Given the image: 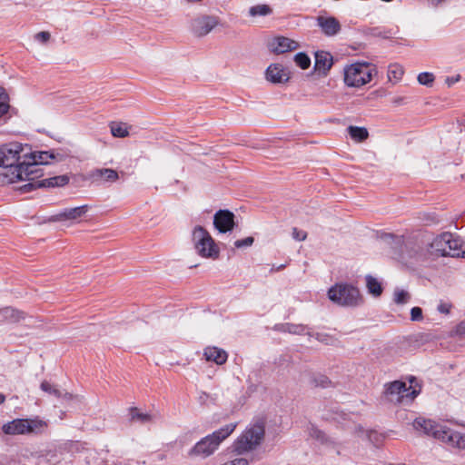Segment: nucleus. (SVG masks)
I'll return each instance as SVG.
<instances>
[{"label":"nucleus","instance_id":"nucleus-1","mask_svg":"<svg viewBox=\"0 0 465 465\" xmlns=\"http://www.w3.org/2000/svg\"><path fill=\"white\" fill-rule=\"evenodd\" d=\"M413 428L452 447L465 450V434L454 430L447 425L419 417L414 420Z\"/></svg>","mask_w":465,"mask_h":465},{"label":"nucleus","instance_id":"nucleus-2","mask_svg":"<svg viewBox=\"0 0 465 465\" xmlns=\"http://www.w3.org/2000/svg\"><path fill=\"white\" fill-rule=\"evenodd\" d=\"M25 153H28L27 148H24L21 143L6 144L0 149V167L3 168L1 175L7 183H13L21 179L19 168H22Z\"/></svg>","mask_w":465,"mask_h":465},{"label":"nucleus","instance_id":"nucleus-3","mask_svg":"<svg viewBox=\"0 0 465 465\" xmlns=\"http://www.w3.org/2000/svg\"><path fill=\"white\" fill-rule=\"evenodd\" d=\"M429 247L433 260L445 256L463 257L465 254L462 240L458 235L448 232L436 236Z\"/></svg>","mask_w":465,"mask_h":465},{"label":"nucleus","instance_id":"nucleus-4","mask_svg":"<svg viewBox=\"0 0 465 465\" xmlns=\"http://www.w3.org/2000/svg\"><path fill=\"white\" fill-rule=\"evenodd\" d=\"M237 423H229L199 440L189 451L190 456L206 458L211 456L220 444L235 430Z\"/></svg>","mask_w":465,"mask_h":465},{"label":"nucleus","instance_id":"nucleus-5","mask_svg":"<svg viewBox=\"0 0 465 465\" xmlns=\"http://www.w3.org/2000/svg\"><path fill=\"white\" fill-rule=\"evenodd\" d=\"M264 433L262 422L250 424L233 442V451L237 454H243L256 449L262 443Z\"/></svg>","mask_w":465,"mask_h":465},{"label":"nucleus","instance_id":"nucleus-6","mask_svg":"<svg viewBox=\"0 0 465 465\" xmlns=\"http://www.w3.org/2000/svg\"><path fill=\"white\" fill-rule=\"evenodd\" d=\"M400 261L407 267L414 268L432 262L433 258L429 245L424 247L418 242L407 241L403 244Z\"/></svg>","mask_w":465,"mask_h":465},{"label":"nucleus","instance_id":"nucleus-7","mask_svg":"<svg viewBox=\"0 0 465 465\" xmlns=\"http://www.w3.org/2000/svg\"><path fill=\"white\" fill-rule=\"evenodd\" d=\"M419 391L412 389L411 385L407 386L403 381H393L383 386V401L392 404H410L418 395Z\"/></svg>","mask_w":465,"mask_h":465},{"label":"nucleus","instance_id":"nucleus-8","mask_svg":"<svg viewBox=\"0 0 465 465\" xmlns=\"http://www.w3.org/2000/svg\"><path fill=\"white\" fill-rule=\"evenodd\" d=\"M329 299L343 307H357L362 304L363 299L358 288L348 283H336L328 291Z\"/></svg>","mask_w":465,"mask_h":465},{"label":"nucleus","instance_id":"nucleus-9","mask_svg":"<svg viewBox=\"0 0 465 465\" xmlns=\"http://www.w3.org/2000/svg\"><path fill=\"white\" fill-rule=\"evenodd\" d=\"M46 421L39 419H15L3 425L2 430L6 435L41 434L46 429Z\"/></svg>","mask_w":465,"mask_h":465},{"label":"nucleus","instance_id":"nucleus-10","mask_svg":"<svg viewBox=\"0 0 465 465\" xmlns=\"http://www.w3.org/2000/svg\"><path fill=\"white\" fill-rule=\"evenodd\" d=\"M375 68L368 63H355L344 69V83L350 87H361L372 78Z\"/></svg>","mask_w":465,"mask_h":465},{"label":"nucleus","instance_id":"nucleus-11","mask_svg":"<svg viewBox=\"0 0 465 465\" xmlns=\"http://www.w3.org/2000/svg\"><path fill=\"white\" fill-rule=\"evenodd\" d=\"M193 242L196 252L203 258L216 259L220 251L210 233L202 226H196L193 231Z\"/></svg>","mask_w":465,"mask_h":465},{"label":"nucleus","instance_id":"nucleus-12","mask_svg":"<svg viewBox=\"0 0 465 465\" xmlns=\"http://www.w3.org/2000/svg\"><path fill=\"white\" fill-rule=\"evenodd\" d=\"M21 167L19 168V173L21 179L18 181H28L29 183H35V180L42 177L43 168L36 162L28 158V153H25L24 160L21 162Z\"/></svg>","mask_w":465,"mask_h":465},{"label":"nucleus","instance_id":"nucleus-13","mask_svg":"<svg viewBox=\"0 0 465 465\" xmlns=\"http://www.w3.org/2000/svg\"><path fill=\"white\" fill-rule=\"evenodd\" d=\"M218 24L217 19L211 15H201L191 23V29L197 36H204L209 34Z\"/></svg>","mask_w":465,"mask_h":465},{"label":"nucleus","instance_id":"nucleus-14","mask_svg":"<svg viewBox=\"0 0 465 465\" xmlns=\"http://www.w3.org/2000/svg\"><path fill=\"white\" fill-rule=\"evenodd\" d=\"M213 225L221 233L231 232L234 227V214L229 210H219L213 216Z\"/></svg>","mask_w":465,"mask_h":465},{"label":"nucleus","instance_id":"nucleus-15","mask_svg":"<svg viewBox=\"0 0 465 465\" xmlns=\"http://www.w3.org/2000/svg\"><path fill=\"white\" fill-rule=\"evenodd\" d=\"M274 330L282 332H288L291 334H296V335H303L308 334L312 337H314L316 340L320 341H323V334L322 333H315L312 334L309 330L310 328L307 325L303 324H295V323H279L274 326Z\"/></svg>","mask_w":465,"mask_h":465},{"label":"nucleus","instance_id":"nucleus-16","mask_svg":"<svg viewBox=\"0 0 465 465\" xmlns=\"http://www.w3.org/2000/svg\"><path fill=\"white\" fill-rule=\"evenodd\" d=\"M316 21L322 34L329 37L338 35L341 29L339 20L334 16L319 15Z\"/></svg>","mask_w":465,"mask_h":465},{"label":"nucleus","instance_id":"nucleus-17","mask_svg":"<svg viewBox=\"0 0 465 465\" xmlns=\"http://www.w3.org/2000/svg\"><path fill=\"white\" fill-rule=\"evenodd\" d=\"M89 210V206L87 204L74 207V208H65L57 214L52 217V221L61 222V221H75L82 218Z\"/></svg>","mask_w":465,"mask_h":465},{"label":"nucleus","instance_id":"nucleus-18","mask_svg":"<svg viewBox=\"0 0 465 465\" xmlns=\"http://www.w3.org/2000/svg\"><path fill=\"white\" fill-rule=\"evenodd\" d=\"M68 182H69V178L67 175H58V176L51 177L48 179L36 181V183H28L24 185V190L25 192H29L33 189L41 188V187L64 186V185L67 184Z\"/></svg>","mask_w":465,"mask_h":465},{"label":"nucleus","instance_id":"nucleus-19","mask_svg":"<svg viewBox=\"0 0 465 465\" xmlns=\"http://www.w3.org/2000/svg\"><path fill=\"white\" fill-rule=\"evenodd\" d=\"M289 78L288 71L280 64H271L266 70V79L273 84L287 82Z\"/></svg>","mask_w":465,"mask_h":465},{"label":"nucleus","instance_id":"nucleus-20","mask_svg":"<svg viewBox=\"0 0 465 465\" xmlns=\"http://www.w3.org/2000/svg\"><path fill=\"white\" fill-rule=\"evenodd\" d=\"M298 44L287 37L280 36L274 38L270 44V49L275 54H283L296 49Z\"/></svg>","mask_w":465,"mask_h":465},{"label":"nucleus","instance_id":"nucleus-21","mask_svg":"<svg viewBox=\"0 0 465 465\" xmlns=\"http://www.w3.org/2000/svg\"><path fill=\"white\" fill-rule=\"evenodd\" d=\"M332 65V56L325 51H317L315 53V71L326 74Z\"/></svg>","mask_w":465,"mask_h":465},{"label":"nucleus","instance_id":"nucleus-22","mask_svg":"<svg viewBox=\"0 0 465 465\" xmlns=\"http://www.w3.org/2000/svg\"><path fill=\"white\" fill-rule=\"evenodd\" d=\"M203 355L208 361H213L218 365L226 362L228 354L227 352L218 347H206Z\"/></svg>","mask_w":465,"mask_h":465},{"label":"nucleus","instance_id":"nucleus-23","mask_svg":"<svg viewBox=\"0 0 465 465\" xmlns=\"http://www.w3.org/2000/svg\"><path fill=\"white\" fill-rule=\"evenodd\" d=\"M91 177L94 181L114 183L115 181L118 180L119 175H118V173L114 169L101 168V169H94V171H92Z\"/></svg>","mask_w":465,"mask_h":465},{"label":"nucleus","instance_id":"nucleus-24","mask_svg":"<svg viewBox=\"0 0 465 465\" xmlns=\"http://www.w3.org/2000/svg\"><path fill=\"white\" fill-rule=\"evenodd\" d=\"M41 389L45 392L54 395L57 399H62V400H65V401H70L73 399V395L71 393H68L66 391L57 389L56 387H54L53 384H51L47 381H44L41 383Z\"/></svg>","mask_w":465,"mask_h":465},{"label":"nucleus","instance_id":"nucleus-25","mask_svg":"<svg viewBox=\"0 0 465 465\" xmlns=\"http://www.w3.org/2000/svg\"><path fill=\"white\" fill-rule=\"evenodd\" d=\"M3 318L8 322H19L25 319V313L22 311L12 307H5L0 311Z\"/></svg>","mask_w":465,"mask_h":465},{"label":"nucleus","instance_id":"nucleus-26","mask_svg":"<svg viewBox=\"0 0 465 465\" xmlns=\"http://www.w3.org/2000/svg\"><path fill=\"white\" fill-rule=\"evenodd\" d=\"M29 150L30 149L27 148L28 158L36 162L41 166L48 164L50 163V160L54 158V153H51L49 152H29Z\"/></svg>","mask_w":465,"mask_h":465},{"label":"nucleus","instance_id":"nucleus-27","mask_svg":"<svg viewBox=\"0 0 465 465\" xmlns=\"http://www.w3.org/2000/svg\"><path fill=\"white\" fill-rule=\"evenodd\" d=\"M366 285L371 294L377 297L382 292V287L378 280L371 275L366 276Z\"/></svg>","mask_w":465,"mask_h":465},{"label":"nucleus","instance_id":"nucleus-28","mask_svg":"<svg viewBox=\"0 0 465 465\" xmlns=\"http://www.w3.org/2000/svg\"><path fill=\"white\" fill-rule=\"evenodd\" d=\"M348 133L351 139L357 142H362L367 139L369 134L366 128L359 126H349Z\"/></svg>","mask_w":465,"mask_h":465},{"label":"nucleus","instance_id":"nucleus-29","mask_svg":"<svg viewBox=\"0 0 465 465\" xmlns=\"http://www.w3.org/2000/svg\"><path fill=\"white\" fill-rule=\"evenodd\" d=\"M129 416L132 421H137L140 423H146L152 420L151 415L140 411L137 408H130Z\"/></svg>","mask_w":465,"mask_h":465},{"label":"nucleus","instance_id":"nucleus-30","mask_svg":"<svg viewBox=\"0 0 465 465\" xmlns=\"http://www.w3.org/2000/svg\"><path fill=\"white\" fill-rule=\"evenodd\" d=\"M272 13V9L268 5H256L251 6L249 9V15L252 17L255 16H266Z\"/></svg>","mask_w":465,"mask_h":465},{"label":"nucleus","instance_id":"nucleus-31","mask_svg":"<svg viewBox=\"0 0 465 465\" xmlns=\"http://www.w3.org/2000/svg\"><path fill=\"white\" fill-rule=\"evenodd\" d=\"M9 97L5 90L0 86V117L5 115L9 110Z\"/></svg>","mask_w":465,"mask_h":465},{"label":"nucleus","instance_id":"nucleus-32","mask_svg":"<svg viewBox=\"0 0 465 465\" xmlns=\"http://www.w3.org/2000/svg\"><path fill=\"white\" fill-rule=\"evenodd\" d=\"M294 62L302 69H307L311 65L310 57L303 52H300L294 55Z\"/></svg>","mask_w":465,"mask_h":465},{"label":"nucleus","instance_id":"nucleus-33","mask_svg":"<svg viewBox=\"0 0 465 465\" xmlns=\"http://www.w3.org/2000/svg\"><path fill=\"white\" fill-rule=\"evenodd\" d=\"M111 133L113 136L119 138L126 137L129 134L126 127L121 124L111 125Z\"/></svg>","mask_w":465,"mask_h":465},{"label":"nucleus","instance_id":"nucleus-34","mask_svg":"<svg viewBox=\"0 0 465 465\" xmlns=\"http://www.w3.org/2000/svg\"><path fill=\"white\" fill-rule=\"evenodd\" d=\"M417 79H418L419 84H420L422 85L430 86L434 82L435 77L432 73L423 72L418 75Z\"/></svg>","mask_w":465,"mask_h":465},{"label":"nucleus","instance_id":"nucleus-35","mask_svg":"<svg viewBox=\"0 0 465 465\" xmlns=\"http://www.w3.org/2000/svg\"><path fill=\"white\" fill-rule=\"evenodd\" d=\"M312 383L315 387L328 388L331 381L327 376L320 374L313 377Z\"/></svg>","mask_w":465,"mask_h":465},{"label":"nucleus","instance_id":"nucleus-36","mask_svg":"<svg viewBox=\"0 0 465 465\" xmlns=\"http://www.w3.org/2000/svg\"><path fill=\"white\" fill-rule=\"evenodd\" d=\"M410 300V294L404 290H396L394 292V302L398 304H403Z\"/></svg>","mask_w":465,"mask_h":465},{"label":"nucleus","instance_id":"nucleus-37","mask_svg":"<svg viewBox=\"0 0 465 465\" xmlns=\"http://www.w3.org/2000/svg\"><path fill=\"white\" fill-rule=\"evenodd\" d=\"M254 238L252 236L246 237L244 239L237 240L234 242V247L237 249H242L245 247H250L253 244Z\"/></svg>","mask_w":465,"mask_h":465},{"label":"nucleus","instance_id":"nucleus-38","mask_svg":"<svg viewBox=\"0 0 465 465\" xmlns=\"http://www.w3.org/2000/svg\"><path fill=\"white\" fill-rule=\"evenodd\" d=\"M292 236L295 241L302 242L307 238V232L303 230H299L298 228H292Z\"/></svg>","mask_w":465,"mask_h":465},{"label":"nucleus","instance_id":"nucleus-39","mask_svg":"<svg viewBox=\"0 0 465 465\" xmlns=\"http://www.w3.org/2000/svg\"><path fill=\"white\" fill-rule=\"evenodd\" d=\"M50 37V34L45 31L39 32L35 35V39L41 44H46Z\"/></svg>","mask_w":465,"mask_h":465},{"label":"nucleus","instance_id":"nucleus-40","mask_svg":"<svg viewBox=\"0 0 465 465\" xmlns=\"http://www.w3.org/2000/svg\"><path fill=\"white\" fill-rule=\"evenodd\" d=\"M411 321L418 322L422 319V310L420 307H413L411 310Z\"/></svg>","mask_w":465,"mask_h":465},{"label":"nucleus","instance_id":"nucleus-41","mask_svg":"<svg viewBox=\"0 0 465 465\" xmlns=\"http://www.w3.org/2000/svg\"><path fill=\"white\" fill-rule=\"evenodd\" d=\"M248 464H249L248 460H246L244 458H236L230 461H227L222 465H248Z\"/></svg>","mask_w":465,"mask_h":465},{"label":"nucleus","instance_id":"nucleus-42","mask_svg":"<svg viewBox=\"0 0 465 465\" xmlns=\"http://www.w3.org/2000/svg\"><path fill=\"white\" fill-rule=\"evenodd\" d=\"M451 305L448 302H440L438 304L437 310L443 314H448L450 311Z\"/></svg>","mask_w":465,"mask_h":465},{"label":"nucleus","instance_id":"nucleus-43","mask_svg":"<svg viewBox=\"0 0 465 465\" xmlns=\"http://www.w3.org/2000/svg\"><path fill=\"white\" fill-rule=\"evenodd\" d=\"M402 74H403V72L401 68L393 69L391 67L389 69V77L390 78L393 77L394 79L399 80V79H401Z\"/></svg>","mask_w":465,"mask_h":465},{"label":"nucleus","instance_id":"nucleus-44","mask_svg":"<svg viewBox=\"0 0 465 465\" xmlns=\"http://www.w3.org/2000/svg\"><path fill=\"white\" fill-rule=\"evenodd\" d=\"M456 332L459 335H465V321L460 322L456 328Z\"/></svg>","mask_w":465,"mask_h":465},{"label":"nucleus","instance_id":"nucleus-45","mask_svg":"<svg viewBox=\"0 0 465 465\" xmlns=\"http://www.w3.org/2000/svg\"><path fill=\"white\" fill-rule=\"evenodd\" d=\"M459 80H460V75H457L456 77L447 78V84L450 86V85L457 83Z\"/></svg>","mask_w":465,"mask_h":465},{"label":"nucleus","instance_id":"nucleus-46","mask_svg":"<svg viewBox=\"0 0 465 465\" xmlns=\"http://www.w3.org/2000/svg\"><path fill=\"white\" fill-rule=\"evenodd\" d=\"M208 398H209V395L207 393L202 392L201 395L199 396V401L203 404L206 402Z\"/></svg>","mask_w":465,"mask_h":465},{"label":"nucleus","instance_id":"nucleus-47","mask_svg":"<svg viewBox=\"0 0 465 465\" xmlns=\"http://www.w3.org/2000/svg\"><path fill=\"white\" fill-rule=\"evenodd\" d=\"M5 401V396L0 392V404L4 403Z\"/></svg>","mask_w":465,"mask_h":465},{"label":"nucleus","instance_id":"nucleus-48","mask_svg":"<svg viewBox=\"0 0 465 465\" xmlns=\"http://www.w3.org/2000/svg\"><path fill=\"white\" fill-rule=\"evenodd\" d=\"M283 268H285V264H282V265H280L276 270H277V271H280V270H282V269H283Z\"/></svg>","mask_w":465,"mask_h":465},{"label":"nucleus","instance_id":"nucleus-49","mask_svg":"<svg viewBox=\"0 0 465 465\" xmlns=\"http://www.w3.org/2000/svg\"><path fill=\"white\" fill-rule=\"evenodd\" d=\"M321 434H322V432L319 431L318 434H317V438H321Z\"/></svg>","mask_w":465,"mask_h":465},{"label":"nucleus","instance_id":"nucleus-50","mask_svg":"<svg viewBox=\"0 0 465 465\" xmlns=\"http://www.w3.org/2000/svg\"><path fill=\"white\" fill-rule=\"evenodd\" d=\"M386 236H387V237H390V238L393 237V235H392V234H386Z\"/></svg>","mask_w":465,"mask_h":465},{"label":"nucleus","instance_id":"nucleus-51","mask_svg":"<svg viewBox=\"0 0 465 465\" xmlns=\"http://www.w3.org/2000/svg\"><path fill=\"white\" fill-rule=\"evenodd\" d=\"M413 380H414V377H411V378L410 379V382L411 383V382L413 381Z\"/></svg>","mask_w":465,"mask_h":465}]
</instances>
